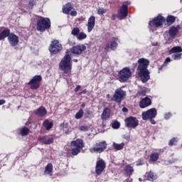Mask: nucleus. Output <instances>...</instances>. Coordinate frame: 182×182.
<instances>
[{
  "label": "nucleus",
  "instance_id": "1",
  "mask_svg": "<svg viewBox=\"0 0 182 182\" xmlns=\"http://www.w3.org/2000/svg\"><path fill=\"white\" fill-rule=\"evenodd\" d=\"M138 75L139 77H141V82L146 83V82H148L150 80V72H149V70L147 69L150 63L147 59L141 58L138 60Z\"/></svg>",
  "mask_w": 182,
  "mask_h": 182
},
{
  "label": "nucleus",
  "instance_id": "2",
  "mask_svg": "<svg viewBox=\"0 0 182 182\" xmlns=\"http://www.w3.org/2000/svg\"><path fill=\"white\" fill-rule=\"evenodd\" d=\"M10 33L11 31L9 28H5L0 33V41L4 40L9 36V42L10 43V45H11V46H16L19 43V38L14 33Z\"/></svg>",
  "mask_w": 182,
  "mask_h": 182
},
{
  "label": "nucleus",
  "instance_id": "3",
  "mask_svg": "<svg viewBox=\"0 0 182 182\" xmlns=\"http://www.w3.org/2000/svg\"><path fill=\"white\" fill-rule=\"evenodd\" d=\"M60 69L65 74L72 72V58H70L68 52L66 53L64 58L60 62Z\"/></svg>",
  "mask_w": 182,
  "mask_h": 182
},
{
  "label": "nucleus",
  "instance_id": "4",
  "mask_svg": "<svg viewBox=\"0 0 182 182\" xmlns=\"http://www.w3.org/2000/svg\"><path fill=\"white\" fill-rule=\"evenodd\" d=\"M50 28V19L48 18L40 17L37 22V31L40 32H45L46 29Z\"/></svg>",
  "mask_w": 182,
  "mask_h": 182
},
{
  "label": "nucleus",
  "instance_id": "5",
  "mask_svg": "<svg viewBox=\"0 0 182 182\" xmlns=\"http://www.w3.org/2000/svg\"><path fill=\"white\" fill-rule=\"evenodd\" d=\"M70 146L73 156H77V154L80 153V150L85 147V145L83 144V140L82 139H77L75 141H71Z\"/></svg>",
  "mask_w": 182,
  "mask_h": 182
},
{
  "label": "nucleus",
  "instance_id": "6",
  "mask_svg": "<svg viewBox=\"0 0 182 182\" xmlns=\"http://www.w3.org/2000/svg\"><path fill=\"white\" fill-rule=\"evenodd\" d=\"M126 97V91H123L122 88H118L115 90L114 94L112 98L115 103H122V101Z\"/></svg>",
  "mask_w": 182,
  "mask_h": 182
},
{
  "label": "nucleus",
  "instance_id": "7",
  "mask_svg": "<svg viewBox=\"0 0 182 182\" xmlns=\"http://www.w3.org/2000/svg\"><path fill=\"white\" fill-rule=\"evenodd\" d=\"M132 77V70L129 68H125L121 71H119V80L122 83H124V82H127L129 80V78Z\"/></svg>",
  "mask_w": 182,
  "mask_h": 182
},
{
  "label": "nucleus",
  "instance_id": "8",
  "mask_svg": "<svg viewBox=\"0 0 182 182\" xmlns=\"http://www.w3.org/2000/svg\"><path fill=\"white\" fill-rule=\"evenodd\" d=\"M107 149L106 141L97 143L93 147L90 148V153H103Z\"/></svg>",
  "mask_w": 182,
  "mask_h": 182
},
{
  "label": "nucleus",
  "instance_id": "9",
  "mask_svg": "<svg viewBox=\"0 0 182 182\" xmlns=\"http://www.w3.org/2000/svg\"><path fill=\"white\" fill-rule=\"evenodd\" d=\"M42 81V76L41 75H35L31 80H30L27 85L30 86V88L33 90L38 89L40 86V83Z\"/></svg>",
  "mask_w": 182,
  "mask_h": 182
},
{
  "label": "nucleus",
  "instance_id": "10",
  "mask_svg": "<svg viewBox=\"0 0 182 182\" xmlns=\"http://www.w3.org/2000/svg\"><path fill=\"white\" fill-rule=\"evenodd\" d=\"M182 52V48L181 46H176L172 48L170 51L169 53L172 55V59H173V60H180L181 59V53Z\"/></svg>",
  "mask_w": 182,
  "mask_h": 182
},
{
  "label": "nucleus",
  "instance_id": "11",
  "mask_svg": "<svg viewBox=\"0 0 182 182\" xmlns=\"http://www.w3.org/2000/svg\"><path fill=\"white\" fill-rule=\"evenodd\" d=\"M157 116V109L156 108H151L148 111L142 112L143 120H149V119H154Z\"/></svg>",
  "mask_w": 182,
  "mask_h": 182
},
{
  "label": "nucleus",
  "instance_id": "12",
  "mask_svg": "<svg viewBox=\"0 0 182 182\" xmlns=\"http://www.w3.org/2000/svg\"><path fill=\"white\" fill-rule=\"evenodd\" d=\"M124 122L126 127H130L131 129H136L139 126V120L134 117L126 118Z\"/></svg>",
  "mask_w": 182,
  "mask_h": 182
},
{
  "label": "nucleus",
  "instance_id": "13",
  "mask_svg": "<svg viewBox=\"0 0 182 182\" xmlns=\"http://www.w3.org/2000/svg\"><path fill=\"white\" fill-rule=\"evenodd\" d=\"M105 168H106V163L103 159H99L96 162L95 166V173L97 176H100L102 173L105 171Z\"/></svg>",
  "mask_w": 182,
  "mask_h": 182
},
{
  "label": "nucleus",
  "instance_id": "14",
  "mask_svg": "<svg viewBox=\"0 0 182 182\" xmlns=\"http://www.w3.org/2000/svg\"><path fill=\"white\" fill-rule=\"evenodd\" d=\"M60 50H62V44H60L58 41H53L50 46V52L53 55H56Z\"/></svg>",
  "mask_w": 182,
  "mask_h": 182
},
{
  "label": "nucleus",
  "instance_id": "15",
  "mask_svg": "<svg viewBox=\"0 0 182 182\" xmlns=\"http://www.w3.org/2000/svg\"><path fill=\"white\" fill-rule=\"evenodd\" d=\"M165 21L166 19L164 18V17L161 16H158L149 23V25L150 26H155L156 28H159V26H161V25H163V23Z\"/></svg>",
  "mask_w": 182,
  "mask_h": 182
},
{
  "label": "nucleus",
  "instance_id": "16",
  "mask_svg": "<svg viewBox=\"0 0 182 182\" xmlns=\"http://www.w3.org/2000/svg\"><path fill=\"white\" fill-rule=\"evenodd\" d=\"M84 50H86V46L85 45H78L70 49L71 53H74V55H82Z\"/></svg>",
  "mask_w": 182,
  "mask_h": 182
},
{
  "label": "nucleus",
  "instance_id": "17",
  "mask_svg": "<svg viewBox=\"0 0 182 182\" xmlns=\"http://www.w3.org/2000/svg\"><path fill=\"white\" fill-rule=\"evenodd\" d=\"M180 29H181V27L178 25L176 26H171L168 31L170 38L172 39H176V36H177V33H178V31H180Z\"/></svg>",
  "mask_w": 182,
  "mask_h": 182
},
{
  "label": "nucleus",
  "instance_id": "18",
  "mask_svg": "<svg viewBox=\"0 0 182 182\" xmlns=\"http://www.w3.org/2000/svg\"><path fill=\"white\" fill-rule=\"evenodd\" d=\"M127 6L122 5L118 13V19L120 21H122V19H124V18L127 16Z\"/></svg>",
  "mask_w": 182,
  "mask_h": 182
},
{
  "label": "nucleus",
  "instance_id": "19",
  "mask_svg": "<svg viewBox=\"0 0 182 182\" xmlns=\"http://www.w3.org/2000/svg\"><path fill=\"white\" fill-rule=\"evenodd\" d=\"M151 105V100L149 97H145L143 98L140 102H139V107L141 109H144L146 107H149Z\"/></svg>",
  "mask_w": 182,
  "mask_h": 182
},
{
  "label": "nucleus",
  "instance_id": "20",
  "mask_svg": "<svg viewBox=\"0 0 182 182\" xmlns=\"http://www.w3.org/2000/svg\"><path fill=\"white\" fill-rule=\"evenodd\" d=\"M96 18L95 16H92L88 18L87 22V32L90 33L91 31H93V28H95Z\"/></svg>",
  "mask_w": 182,
  "mask_h": 182
},
{
  "label": "nucleus",
  "instance_id": "21",
  "mask_svg": "<svg viewBox=\"0 0 182 182\" xmlns=\"http://www.w3.org/2000/svg\"><path fill=\"white\" fill-rule=\"evenodd\" d=\"M41 143L43 144H52L53 143V137L50 136H44L39 138Z\"/></svg>",
  "mask_w": 182,
  "mask_h": 182
},
{
  "label": "nucleus",
  "instance_id": "22",
  "mask_svg": "<svg viewBox=\"0 0 182 182\" xmlns=\"http://www.w3.org/2000/svg\"><path fill=\"white\" fill-rule=\"evenodd\" d=\"M117 41H119V39L114 38V41H111L110 44L107 43L105 46V50H109V49H112V50H114V49H116V48H117Z\"/></svg>",
  "mask_w": 182,
  "mask_h": 182
},
{
  "label": "nucleus",
  "instance_id": "23",
  "mask_svg": "<svg viewBox=\"0 0 182 182\" xmlns=\"http://www.w3.org/2000/svg\"><path fill=\"white\" fill-rule=\"evenodd\" d=\"M52 173H53V165L52 164H48L44 171L45 176H52Z\"/></svg>",
  "mask_w": 182,
  "mask_h": 182
},
{
  "label": "nucleus",
  "instance_id": "24",
  "mask_svg": "<svg viewBox=\"0 0 182 182\" xmlns=\"http://www.w3.org/2000/svg\"><path fill=\"white\" fill-rule=\"evenodd\" d=\"M73 8L72 7V3H68L63 7V13L69 15L70 14V11H72Z\"/></svg>",
  "mask_w": 182,
  "mask_h": 182
},
{
  "label": "nucleus",
  "instance_id": "25",
  "mask_svg": "<svg viewBox=\"0 0 182 182\" xmlns=\"http://www.w3.org/2000/svg\"><path fill=\"white\" fill-rule=\"evenodd\" d=\"M48 113L46 111V108L44 107H41L37 109L36 114L37 116H40L41 117H43Z\"/></svg>",
  "mask_w": 182,
  "mask_h": 182
},
{
  "label": "nucleus",
  "instance_id": "26",
  "mask_svg": "<svg viewBox=\"0 0 182 182\" xmlns=\"http://www.w3.org/2000/svg\"><path fill=\"white\" fill-rule=\"evenodd\" d=\"M110 116V114L109 112V109L107 108H105L101 115L102 120H107Z\"/></svg>",
  "mask_w": 182,
  "mask_h": 182
},
{
  "label": "nucleus",
  "instance_id": "27",
  "mask_svg": "<svg viewBox=\"0 0 182 182\" xmlns=\"http://www.w3.org/2000/svg\"><path fill=\"white\" fill-rule=\"evenodd\" d=\"M43 125L46 129V130H50V128L53 127V123L49 122L48 119H46L43 122Z\"/></svg>",
  "mask_w": 182,
  "mask_h": 182
},
{
  "label": "nucleus",
  "instance_id": "28",
  "mask_svg": "<svg viewBox=\"0 0 182 182\" xmlns=\"http://www.w3.org/2000/svg\"><path fill=\"white\" fill-rule=\"evenodd\" d=\"M147 177L149 181H154V180H156L157 178V175L151 171V172H149Z\"/></svg>",
  "mask_w": 182,
  "mask_h": 182
},
{
  "label": "nucleus",
  "instance_id": "29",
  "mask_svg": "<svg viewBox=\"0 0 182 182\" xmlns=\"http://www.w3.org/2000/svg\"><path fill=\"white\" fill-rule=\"evenodd\" d=\"M113 147L115 149V150H123V148L124 147V143L117 144L116 142L113 143Z\"/></svg>",
  "mask_w": 182,
  "mask_h": 182
},
{
  "label": "nucleus",
  "instance_id": "30",
  "mask_svg": "<svg viewBox=\"0 0 182 182\" xmlns=\"http://www.w3.org/2000/svg\"><path fill=\"white\" fill-rule=\"evenodd\" d=\"M87 38V35L84 32H80L78 33V35L77 36V41H83V39H86Z\"/></svg>",
  "mask_w": 182,
  "mask_h": 182
},
{
  "label": "nucleus",
  "instance_id": "31",
  "mask_svg": "<svg viewBox=\"0 0 182 182\" xmlns=\"http://www.w3.org/2000/svg\"><path fill=\"white\" fill-rule=\"evenodd\" d=\"M166 22L168 25H173V23L176 22V17L173 16H168V18H166Z\"/></svg>",
  "mask_w": 182,
  "mask_h": 182
},
{
  "label": "nucleus",
  "instance_id": "32",
  "mask_svg": "<svg viewBox=\"0 0 182 182\" xmlns=\"http://www.w3.org/2000/svg\"><path fill=\"white\" fill-rule=\"evenodd\" d=\"M36 0H30L28 3V6L27 7V11H32L33 9V6L36 5Z\"/></svg>",
  "mask_w": 182,
  "mask_h": 182
},
{
  "label": "nucleus",
  "instance_id": "33",
  "mask_svg": "<svg viewBox=\"0 0 182 182\" xmlns=\"http://www.w3.org/2000/svg\"><path fill=\"white\" fill-rule=\"evenodd\" d=\"M159 153H154L151 154L150 160L151 161H157L159 160Z\"/></svg>",
  "mask_w": 182,
  "mask_h": 182
},
{
  "label": "nucleus",
  "instance_id": "34",
  "mask_svg": "<svg viewBox=\"0 0 182 182\" xmlns=\"http://www.w3.org/2000/svg\"><path fill=\"white\" fill-rule=\"evenodd\" d=\"M83 117V109H80V110L75 114V119H79Z\"/></svg>",
  "mask_w": 182,
  "mask_h": 182
},
{
  "label": "nucleus",
  "instance_id": "35",
  "mask_svg": "<svg viewBox=\"0 0 182 182\" xmlns=\"http://www.w3.org/2000/svg\"><path fill=\"white\" fill-rule=\"evenodd\" d=\"M21 136H28V134H29V129L26 128V127H23L21 129Z\"/></svg>",
  "mask_w": 182,
  "mask_h": 182
},
{
  "label": "nucleus",
  "instance_id": "36",
  "mask_svg": "<svg viewBox=\"0 0 182 182\" xmlns=\"http://www.w3.org/2000/svg\"><path fill=\"white\" fill-rule=\"evenodd\" d=\"M80 32V30L79 29V28L75 27L73 29L72 32H71V35H73V36H77L79 35Z\"/></svg>",
  "mask_w": 182,
  "mask_h": 182
},
{
  "label": "nucleus",
  "instance_id": "37",
  "mask_svg": "<svg viewBox=\"0 0 182 182\" xmlns=\"http://www.w3.org/2000/svg\"><path fill=\"white\" fill-rule=\"evenodd\" d=\"M125 171H127V173L130 175L132 173H133V171H134V170L133 169V167H132L130 165H128L125 168Z\"/></svg>",
  "mask_w": 182,
  "mask_h": 182
},
{
  "label": "nucleus",
  "instance_id": "38",
  "mask_svg": "<svg viewBox=\"0 0 182 182\" xmlns=\"http://www.w3.org/2000/svg\"><path fill=\"white\" fill-rule=\"evenodd\" d=\"M106 12H107V9H104L102 7L99 8L97 10L98 15H103L104 14H106Z\"/></svg>",
  "mask_w": 182,
  "mask_h": 182
},
{
  "label": "nucleus",
  "instance_id": "39",
  "mask_svg": "<svg viewBox=\"0 0 182 182\" xmlns=\"http://www.w3.org/2000/svg\"><path fill=\"white\" fill-rule=\"evenodd\" d=\"M79 130H80V132H88L89 127H87L86 125H82L79 127Z\"/></svg>",
  "mask_w": 182,
  "mask_h": 182
},
{
  "label": "nucleus",
  "instance_id": "40",
  "mask_svg": "<svg viewBox=\"0 0 182 182\" xmlns=\"http://www.w3.org/2000/svg\"><path fill=\"white\" fill-rule=\"evenodd\" d=\"M113 129H119L120 127V123L119 122H114L112 124Z\"/></svg>",
  "mask_w": 182,
  "mask_h": 182
},
{
  "label": "nucleus",
  "instance_id": "41",
  "mask_svg": "<svg viewBox=\"0 0 182 182\" xmlns=\"http://www.w3.org/2000/svg\"><path fill=\"white\" fill-rule=\"evenodd\" d=\"M176 143H177V140L176 139V138H173L170 140L169 146H174V144H176Z\"/></svg>",
  "mask_w": 182,
  "mask_h": 182
},
{
  "label": "nucleus",
  "instance_id": "42",
  "mask_svg": "<svg viewBox=\"0 0 182 182\" xmlns=\"http://www.w3.org/2000/svg\"><path fill=\"white\" fill-rule=\"evenodd\" d=\"M71 16H76L77 15V12L75 10L70 11L69 14Z\"/></svg>",
  "mask_w": 182,
  "mask_h": 182
},
{
  "label": "nucleus",
  "instance_id": "43",
  "mask_svg": "<svg viewBox=\"0 0 182 182\" xmlns=\"http://www.w3.org/2000/svg\"><path fill=\"white\" fill-rule=\"evenodd\" d=\"M147 90H146V88H143L141 91H139V95H142L144 96V95H146Z\"/></svg>",
  "mask_w": 182,
  "mask_h": 182
},
{
  "label": "nucleus",
  "instance_id": "44",
  "mask_svg": "<svg viewBox=\"0 0 182 182\" xmlns=\"http://www.w3.org/2000/svg\"><path fill=\"white\" fill-rule=\"evenodd\" d=\"M170 117H171V113L168 112V113H166V114H165V119H166V120H168V119H169Z\"/></svg>",
  "mask_w": 182,
  "mask_h": 182
},
{
  "label": "nucleus",
  "instance_id": "45",
  "mask_svg": "<svg viewBox=\"0 0 182 182\" xmlns=\"http://www.w3.org/2000/svg\"><path fill=\"white\" fill-rule=\"evenodd\" d=\"M169 62H171V60L170 59V57H168L166 58L164 65H166V63H169Z\"/></svg>",
  "mask_w": 182,
  "mask_h": 182
},
{
  "label": "nucleus",
  "instance_id": "46",
  "mask_svg": "<svg viewBox=\"0 0 182 182\" xmlns=\"http://www.w3.org/2000/svg\"><path fill=\"white\" fill-rule=\"evenodd\" d=\"M80 87H82L80 85H77V86L75 88L74 91H75V92H79V90H80Z\"/></svg>",
  "mask_w": 182,
  "mask_h": 182
},
{
  "label": "nucleus",
  "instance_id": "47",
  "mask_svg": "<svg viewBox=\"0 0 182 182\" xmlns=\"http://www.w3.org/2000/svg\"><path fill=\"white\" fill-rule=\"evenodd\" d=\"M6 103V101L4 100H0V106H2V105H5Z\"/></svg>",
  "mask_w": 182,
  "mask_h": 182
},
{
  "label": "nucleus",
  "instance_id": "48",
  "mask_svg": "<svg viewBox=\"0 0 182 182\" xmlns=\"http://www.w3.org/2000/svg\"><path fill=\"white\" fill-rule=\"evenodd\" d=\"M122 112H124V113H127V112H129V109H127V107H124L122 108Z\"/></svg>",
  "mask_w": 182,
  "mask_h": 182
},
{
  "label": "nucleus",
  "instance_id": "49",
  "mask_svg": "<svg viewBox=\"0 0 182 182\" xmlns=\"http://www.w3.org/2000/svg\"><path fill=\"white\" fill-rule=\"evenodd\" d=\"M166 64L162 65L161 67L159 68V73H160V70H163V67L165 66Z\"/></svg>",
  "mask_w": 182,
  "mask_h": 182
},
{
  "label": "nucleus",
  "instance_id": "50",
  "mask_svg": "<svg viewBox=\"0 0 182 182\" xmlns=\"http://www.w3.org/2000/svg\"><path fill=\"white\" fill-rule=\"evenodd\" d=\"M151 120V124H156V121L153 119H149Z\"/></svg>",
  "mask_w": 182,
  "mask_h": 182
},
{
  "label": "nucleus",
  "instance_id": "51",
  "mask_svg": "<svg viewBox=\"0 0 182 182\" xmlns=\"http://www.w3.org/2000/svg\"><path fill=\"white\" fill-rule=\"evenodd\" d=\"M85 107H86V104L85 102H82L81 105V107H82V109H85Z\"/></svg>",
  "mask_w": 182,
  "mask_h": 182
},
{
  "label": "nucleus",
  "instance_id": "52",
  "mask_svg": "<svg viewBox=\"0 0 182 182\" xmlns=\"http://www.w3.org/2000/svg\"><path fill=\"white\" fill-rule=\"evenodd\" d=\"M86 93V90L82 91L80 95H85Z\"/></svg>",
  "mask_w": 182,
  "mask_h": 182
},
{
  "label": "nucleus",
  "instance_id": "53",
  "mask_svg": "<svg viewBox=\"0 0 182 182\" xmlns=\"http://www.w3.org/2000/svg\"><path fill=\"white\" fill-rule=\"evenodd\" d=\"M112 21H114V19H116V16L115 15H112Z\"/></svg>",
  "mask_w": 182,
  "mask_h": 182
},
{
  "label": "nucleus",
  "instance_id": "54",
  "mask_svg": "<svg viewBox=\"0 0 182 182\" xmlns=\"http://www.w3.org/2000/svg\"><path fill=\"white\" fill-rule=\"evenodd\" d=\"M65 134H70V131H69V130H65Z\"/></svg>",
  "mask_w": 182,
  "mask_h": 182
},
{
  "label": "nucleus",
  "instance_id": "55",
  "mask_svg": "<svg viewBox=\"0 0 182 182\" xmlns=\"http://www.w3.org/2000/svg\"><path fill=\"white\" fill-rule=\"evenodd\" d=\"M136 166H141V164H136Z\"/></svg>",
  "mask_w": 182,
  "mask_h": 182
},
{
  "label": "nucleus",
  "instance_id": "56",
  "mask_svg": "<svg viewBox=\"0 0 182 182\" xmlns=\"http://www.w3.org/2000/svg\"><path fill=\"white\" fill-rule=\"evenodd\" d=\"M75 62H77V60H75Z\"/></svg>",
  "mask_w": 182,
  "mask_h": 182
}]
</instances>
